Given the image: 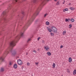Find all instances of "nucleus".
Returning a JSON list of instances; mask_svg holds the SVG:
<instances>
[{
	"label": "nucleus",
	"mask_w": 76,
	"mask_h": 76,
	"mask_svg": "<svg viewBox=\"0 0 76 76\" xmlns=\"http://www.w3.org/2000/svg\"><path fill=\"white\" fill-rule=\"evenodd\" d=\"M23 33L21 32L20 34L18 35L15 37L14 40L11 42L10 43V47L5 51L4 53L3 56L1 57L0 58V60H1L2 61H4V57H5V56H6L8 54V53H9V51L11 53L12 56H14L17 53H16V51H13V47L15 46V45H16L15 43H16V42L19 41L20 37H23Z\"/></svg>",
	"instance_id": "1"
},
{
	"label": "nucleus",
	"mask_w": 76,
	"mask_h": 76,
	"mask_svg": "<svg viewBox=\"0 0 76 76\" xmlns=\"http://www.w3.org/2000/svg\"><path fill=\"white\" fill-rule=\"evenodd\" d=\"M47 0L48 1L49 0H41V3L40 5L37 8L35 12L32 17L31 18L28 20L26 24L23 27V29H27V28H28V27L31 24L32 22H33L34 19L35 18L36 16H37V15H38V13H39V12H40V10H41V8H42L43 6L45 4L46 1H47Z\"/></svg>",
	"instance_id": "2"
},
{
	"label": "nucleus",
	"mask_w": 76,
	"mask_h": 76,
	"mask_svg": "<svg viewBox=\"0 0 76 76\" xmlns=\"http://www.w3.org/2000/svg\"><path fill=\"white\" fill-rule=\"evenodd\" d=\"M12 6L11 5H10L7 8V10H6L1 15V18H0V22L1 20H3L4 21H8L9 20V19H7L6 18L7 16V13L9 12V10L11 9Z\"/></svg>",
	"instance_id": "3"
},
{
	"label": "nucleus",
	"mask_w": 76,
	"mask_h": 76,
	"mask_svg": "<svg viewBox=\"0 0 76 76\" xmlns=\"http://www.w3.org/2000/svg\"><path fill=\"white\" fill-rule=\"evenodd\" d=\"M51 29L53 32L54 33H57V30L56 27L53 26L51 28Z\"/></svg>",
	"instance_id": "4"
},
{
	"label": "nucleus",
	"mask_w": 76,
	"mask_h": 76,
	"mask_svg": "<svg viewBox=\"0 0 76 76\" xmlns=\"http://www.w3.org/2000/svg\"><path fill=\"white\" fill-rule=\"evenodd\" d=\"M17 63L18 65H20L22 64V60L20 59H18L17 61Z\"/></svg>",
	"instance_id": "5"
},
{
	"label": "nucleus",
	"mask_w": 76,
	"mask_h": 76,
	"mask_svg": "<svg viewBox=\"0 0 76 76\" xmlns=\"http://www.w3.org/2000/svg\"><path fill=\"white\" fill-rule=\"evenodd\" d=\"M37 0H33V1L31 3V5H34V4H35V3H36V2H37Z\"/></svg>",
	"instance_id": "6"
},
{
	"label": "nucleus",
	"mask_w": 76,
	"mask_h": 76,
	"mask_svg": "<svg viewBox=\"0 0 76 76\" xmlns=\"http://www.w3.org/2000/svg\"><path fill=\"white\" fill-rule=\"evenodd\" d=\"M44 48L45 49V50H46L47 51H48V50L50 49L49 47L47 46H45Z\"/></svg>",
	"instance_id": "7"
},
{
	"label": "nucleus",
	"mask_w": 76,
	"mask_h": 76,
	"mask_svg": "<svg viewBox=\"0 0 76 76\" xmlns=\"http://www.w3.org/2000/svg\"><path fill=\"white\" fill-rule=\"evenodd\" d=\"M4 70V68L2 67L1 68V69L0 70V72H3Z\"/></svg>",
	"instance_id": "8"
},
{
	"label": "nucleus",
	"mask_w": 76,
	"mask_h": 76,
	"mask_svg": "<svg viewBox=\"0 0 76 76\" xmlns=\"http://www.w3.org/2000/svg\"><path fill=\"white\" fill-rule=\"evenodd\" d=\"M13 67L14 69H16L18 67V66H17V64H15L13 65Z\"/></svg>",
	"instance_id": "9"
},
{
	"label": "nucleus",
	"mask_w": 76,
	"mask_h": 76,
	"mask_svg": "<svg viewBox=\"0 0 76 76\" xmlns=\"http://www.w3.org/2000/svg\"><path fill=\"white\" fill-rule=\"evenodd\" d=\"M47 29L49 32H51V31H52V30H51L50 28H48V27L47 28Z\"/></svg>",
	"instance_id": "10"
},
{
	"label": "nucleus",
	"mask_w": 76,
	"mask_h": 76,
	"mask_svg": "<svg viewBox=\"0 0 76 76\" xmlns=\"http://www.w3.org/2000/svg\"><path fill=\"white\" fill-rule=\"evenodd\" d=\"M69 63H71V62H72V58H71L70 57L69 58Z\"/></svg>",
	"instance_id": "11"
},
{
	"label": "nucleus",
	"mask_w": 76,
	"mask_h": 76,
	"mask_svg": "<svg viewBox=\"0 0 76 76\" xmlns=\"http://www.w3.org/2000/svg\"><path fill=\"white\" fill-rule=\"evenodd\" d=\"M9 65L10 66H12L13 65V62L10 61L9 63Z\"/></svg>",
	"instance_id": "12"
},
{
	"label": "nucleus",
	"mask_w": 76,
	"mask_h": 76,
	"mask_svg": "<svg viewBox=\"0 0 76 76\" xmlns=\"http://www.w3.org/2000/svg\"><path fill=\"white\" fill-rule=\"evenodd\" d=\"M69 8L71 10H74L75 9V8L72 7H70Z\"/></svg>",
	"instance_id": "13"
},
{
	"label": "nucleus",
	"mask_w": 76,
	"mask_h": 76,
	"mask_svg": "<svg viewBox=\"0 0 76 76\" xmlns=\"http://www.w3.org/2000/svg\"><path fill=\"white\" fill-rule=\"evenodd\" d=\"M65 21L66 22H69L70 20V18L69 19H65Z\"/></svg>",
	"instance_id": "14"
},
{
	"label": "nucleus",
	"mask_w": 76,
	"mask_h": 76,
	"mask_svg": "<svg viewBox=\"0 0 76 76\" xmlns=\"http://www.w3.org/2000/svg\"><path fill=\"white\" fill-rule=\"evenodd\" d=\"M47 54H48V56H51V53H50V52H48L47 53Z\"/></svg>",
	"instance_id": "15"
},
{
	"label": "nucleus",
	"mask_w": 76,
	"mask_h": 76,
	"mask_svg": "<svg viewBox=\"0 0 76 76\" xmlns=\"http://www.w3.org/2000/svg\"><path fill=\"white\" fill-rule=\"evenodd\" d=\"M76 70H74L73 72V75H76Z\"/></svg>",
	"instance_id": "16"
},
{
	"label": "nucleus",
	"mask_w": 76,
	"mask_h": 76,
	"mask_svg": "<svg viewBox=\"0 0 76 76\" xmlns=\"http://www.w3.org/2000/svg\"><path fill=\"white\" fill-rule=\"evenodd\" d=\"M70 20H71V21L72 22H73L74 21H75V20H74V19L73 18H71Z\"/></svg>",
	"instance_id": "17"
},
{
	"label": "nucleus",
	"mask_w": 76,
	"mask_h": 76,
	"mask_svg": "<svg viewBox=\"0 0 76 76\" xmlns=\"http://www.w3.org/2000/svg\"><path fill=\"white\" fill-rule=\"evenodd\" d=\"M50 35H51V36H54V33H53V32H51L50 33Z\"/></svg>",
	"instance_id": "18"
},
{
	"label": "nucleus",
	"mask_w": 76,
	"mask_h": 76,
	"mask_svg": "<svg viewBox=\"0 0 76 76\" xmlns=\"http://www.w3.org/2000/svg\"><path fill=\"white\" fill-rule=\"evenodd\" d=\"M46 25H49V22L48 21H47L46 22Z\"/></svg>",
	"instance_id": "19"
},
{
	"label": "nucleus",
	"mask_w": 76,
	"mask_h": 76,
	"mask_svg": "<svg viewBox=\"0 0 76 76\" xmlns=\"http://www.w3.org/2000/svg\"><path fill=\"white\" fill-rule=\"evenodd\" d=\"M52 66L53 67V68H54V67H55V64L54 63H53Z\"/></svg>",
	"instance_id": "20"
},
{
	"label": "nucleus",
	"mask_w": 76,
	"mask_h": 76,
	"mask_svg": "<svg viewBox=\"0 0 76 76\" xmlns=\"http://www.w3.org/2000/svg\"><path fill=\"white\" fill-rule=\"evenodd\" d=\"M67 73H69L70 72V71H69V69H67Z\"/></svg>",
	"instance_id": "21"
},
{
	"label": "nucleus",
	"mask_w": 76,
	"mask_h": 76,
	"mask_svg": "<svg viewBox=\"0 0 76 76\" xmlns=\"http://www.w3.org/2000/svg\"><path fill=\"white\" fill-rule=\"evenodd\" d=\"M48 15V14L46 13L45 14L44 16V17H46V16H47Z\"/></svg>",
	"instance_id": "22"
},
{
	"label": "nucleus",
	"mask_w": 76,
	"mask_h": 76,
	"mask_svg": "<svg viewBox=\"0 0 76 76\" xmlns=\"http://www.w3.org/2000/svg\"><path fill=\"white\" fill-rule=\"evenodd\" d=\"M57 5H59L60 4V3L59 2V1H58L57 2V3L56 4Z\"/></svg>",
	"instance_id": "23"
},
{
	"label": "nucleus",
	"mask_w": 76,
	"mask_h": 76,
	"mask_svg": "<svg viewBox=\"0 0 76 76\" xmlns=\"http://www.w3.org/2000/svg\"><path fill=\"white\" fill-rule=\"evenodd\" d=\"M27 66H29L30 65V64L29 62H28L27 63Z\"/></svg>",
	"instance_id": "24"
},
{
	"label": "nucleus",
	"mask_w": 76,
	"mask_h": 76,
	"mask_svg": "<svg viewBox=\"0 0 76 76\" xmlns=\"http://www.w3.org/2000/svg\"><path fill=\"white\" fill-rule=\"evenodd\" d=\"M31 40V39H28V40L27 41V42H29V41H30Z\"/></svg>",
	"instance_id": "25"
},
{
	"label": "nucleus",
	"mask_w": 76,
	"mask_h": 76,
	"mask_svg": "<svg viewBox=\"0 0 76 76\" xmlns=\"http://www.w3.org/2000/svg\"><path fill=\"white\" fill-rule=\"evenodd\" d=\"M42 43H43V44H44V43H45V42H44V40H42Z\"/></svg>",
	"instance_id": "26"
},
{
	"label": "nucleus",
	"mask_w": 76,
	"mask_h": 76,
	"mask_svg": "<svg viewBox=\"0 0 76 76\" xmlns=\"http://www.w3.org/2000/svg\"><path fill=\"white\" fill-rule=\"evenodd\" d=\"M32 51H33V52H34V53H36L37 52H36V50H33Z\"/></svg>",
	"instance_id": "27"
},
{
	"label": "nucleus",
	"mask_w": 76,
	"mask_h": 76,
	"mask_svg": "<svg viewBox=\"0 0 76 76\" xmlns=\"http://www.w3.org/2000/svg\"><path fill=\"white\" fill-rule=\"evenodd\" d=\"M66 11H68V9L67 8H66L65 9Z\"/></svg>",
	"instance_id": "28"
},
{
	"label": "nucleus",
	"mask_w": 76,
	"mask_h": 76,
	"mask_svg": "<svg viewBox=\"0 0 76 76\" xmlns=\"http://www.w3.org/2000/svg\"><path fill=\"white\" fill-rule=\"evenodd\" d=\"M38 22V19H37L35 21V23H36V22Z\"/></svg>",
	"instance_id": "29"
},
{
	"label": "nucleus",
	"mask_w": 76,
	"mask_h": 76,
	"mask_svg": "<svg viewBox=\"0 0 76 76\" xmlns=\"http://www.w3.org/2000/svg\"><path fill=\"white\" fill-rule=\"evenodd\" d=\"M61 48H63V45H61V46L60 47Z\"/></svg>",
	"instance_id": "30"
},
{
	"label": "nucleus",
	"mask_w": 76,
	"mask_h": 76,
	"mask_svg": "<svg viewBox=\"0 0 76 76\" xmlns=\"http://www.w3.org/2000/svg\"><path fill=\"white\" fill-rule=\"evenodd\" d=\"M66 33V31H64L63 32V33H64L65 34V33Z\"/></svg>",
	"instance_id": "31"
},
{
	"label": "nucleus",
	"mask_w": 76,
	"mask_h": 76,
	"mask_svg": "<svg viewBox=\"0 0 76 76\" xmlns=\"http://www.w3.org/2000/svg\"><path fill=\"white\" fill-rule=\"evenodd\" d=\"M40 38V37H39L37 38V40L38 41L39 39Z\"/></svg>",
	"instance_id": "32"
},
{
	"label": "nucleus",
	"mask_w": 76,
	"mask_h": 76,
	"mask_svg": "<svg viewBox=\"0 0 76 76\" xmlns=\"http://www.w3.org/2000/svg\"><path fill=\"white\" fill-rule=\"evenodd\" d=\"M35 64H36V65H37V64H38V62L35 63Z\"/></svg>",
	"instance_id": "33"
},
{
	"label": "nucleus",
	"mask_w": 76,
	"mask_h": 76,
	"mask_svg": "<svg viewBox=\"0 0 76 76\" xmlns=\"http://www.w3.org/2000/svg\"><path fill=\"white\" fill-rule=\"evenodd\" d=\"M12 16H11V17L10 18V19H12Z\"/></svg>",
	"instance_id": "34"
},
{
	"label": "nucleus",
	"mask_w": 76,
	"mask_h": 76,
	"mask_svg": "<svg viewBox=\"0 0 76 76\" xmlns=\"http://www.w3.org/2000/svg\"><path fill=\"white\" fill-rule=\"evenodd\" d=\"M69 26H70V27H72V25L70 24L69 25Z\"/></svg>",
	"instance_id": "35"
},
{
	"label": "nucleus",
	"mask_w": 76,
	"mask_h": 76,
	"mask_svg": "<svg viewBox=\"0 0 76 76\" xmlns=\"http://www.w3.org/2000/svg\"><path fill=\"white\" fill-rule=\"evenodd\" d=\"M22 14L23 15H24V12H22Z\"/></svg>",
	"instance_id": "36"
},
{
	"label": "nucleus",
	"mask_w": 76,
	"mask_h": 76,
	"mask_svg": "<svg viewBox=\"0 0 76 76\" xmlns=\"http://www.w3.org/2000/svg\"><path fill=\"white\" fill-rule=\"evenodd\" d=\"M63 11L64 12H66V10H65V9Z\"/></svg>",
	"instance_id": "37"
},
{
	"label": "nucleus",
	"mask_w": 76,
	"mask_h": 76,
	"mask_svg": "<svg viewBox=\"0 0 76 76\" xmlns=\"http://www.w3.org/2000/svg\"><path fill=\"white\" fill-rule=\"evenodd\" d=\"M28 53H26V55H28Z\"/></svg>",
	"instance_id": "38"
},
{
	"label": "nucleus",
	"mask_w": 76,
	"mask_h": 76,
	"mask_svg": "<svg viewBox=\"0 0 76 76\" xmlns=\"http://www.w3.org/2000/svg\"><path fill=\"white\" fill-rule=\"evenodd\" d=\"M16 10H13V12H15V11Z\"/></svg>",
	"instance_id": "39"
},
{
	"label": "nucleus",
	"mask_w": 76,
	"mask_h": 76,
	"mask_svg": "<svg viewBox=\"0 0 76 76\" xmlns=\"http://www.w3.org/2000/svg\"><path fill=\"white\" fill-rule=\"evenodd\" d=\"M22 18H23V17H21V19H22Z\"/></svg>",
	"instance_id": "40"
},
{
	"label": "nucleus",
	"mask_w": 76,
	"mask_h": 76,
	"mask_svg": "<svg viewBox=\"0 0 76 76\" xmlns=\"http://www.w3.org/2000/svg\"><path fill=\"white\" fill-rule=\"evenodd\" d=\"M71 5V3H69V5Z\"/></svg>",
	"instance_id": "41"
},
{
	"label": "nucleus",
	"mask_w": 76,
	"mask_h": 76,
	"mask_svg": "<svg viewBox=\"0 0 76 76\" xmlns=\"http://www.w3.org/2000/svg\"><path fill=\"white\" fill-rule=\"evenodd\" d=\"M64 2L65 3V1H64Z\"/></svg>",
	"instance_id": "42"
},
{
	"label": "nucleus",
	"mask_w": 76,
	"mask_h": 76,
	"mask_svg": "<svg viewBox=\"0 0 76 76\" xmlns=\"http://www.w3.org/2000/svg\"><path fill=\"white\" fill-rule=\"evenodd\" d=\"M22 23V22H20V23Z\"/></svg>",
	"instance_id": "43"
},
{
	"label": "nucleus",
	"mask_w": 76,
	"mask_h": 76,
	"mask_svg": "<svg viewBox=\"0 0 76 76\" xmlns=\"http://www.w3.org/2000/svg\"><path fill=\"white\" fill-rule=\"evenodd\" d=\"M64 4V2H63V4Z\"/></svg>",
	"instance_id": "44"
},
{
	"label": "nucleus",
	"mask_w": 76,
	"mask_h": 76,
	"mask_svg": "<svg viewBox=\"0 0 76 76\" xmlns=\"http://www.w3.org/2000/svg\"><path fill=\"white\" fill-rule=\"evenodd\" d=\"M1 34V32H0V35Z\"/></svg>",
	"instance_id": "45"
},
{
	"label": "nucleus",
	"mask_w": 76,
	"mask_h": 76,
	"mask_svg": "<svg viewBox=\"0 0 76 76\" xmlns=\"http://www.w3.org/2000/svg\"><path fill=\"white\" fill-rule=\"evenodd\" d=\"M55 1H57V0H55Z\"/></svg>",
	"instance_id": "46"
},
{
	"label": "nucleus",
	"mask_w": 76,
	"mask_h": 76,
	"mask_svg": "<svg viewBox=\"0 0 76 76\" xmlns=\"http://www.w3.org/2000/svg\"><path fill=\"white\" fill-rule=\"evenodd\" d=\"M69 28H71V27H69Z\"/></svg>",
	"instance_id": "47"
},
{
	"label": "nucleus",
	"mask_w": 76,
	"mask_h": 76,
	"mask_svg": "<svg viewBox=\"0 0 76 76\" xmlns=\"http://www.w3.org/2000/svg\"><path fill=\"white\" fill-rule=\"evenodd\" d=\"M1 29H2V28H1Z\"/></svg>",
	"instance_id": "48"
},
{
	"label": "nucleus",
	"mask_w": 76,
	"mask_h": 76,
	"mask_svg": "<svg viewBox=\"0 0 76 76\" xmlns=\"http://www.w3.org/2000/svg\"><path fill=\"white\" fill-rule=\"evenodd\" d=\"M63 34L64 35V34Z\"/></svg>",
	"instance_id": "49"
}]
</instances>
